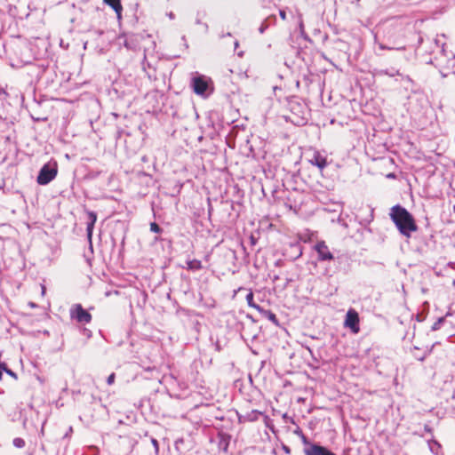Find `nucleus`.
<instances>
[{"instance_id":"7c9ffc66","label":"nucleus","mask_w":455,"mask_h":455,"mask_svg":"<svg viewBox=\"0 0 455 455\" xmlns=\"http://www.w3.org/2000/svg\"><path fill=\"white\" fill-rule=\"evenodd\" d=\"M403 81H405L408 84H411L412 85L413 84V80L409 76H403L402 74V76H400Z\"/></svg>"},{"instance_id":"13d9d810","label":"nucleus","mask_w":455,"mask_h":455,"mask_svg":"<svg viewBox=\"0 0 455 455\" xmlns=\"http://www.w3.org/2000/svg\"><path fill=\"white\" fill-rule=\"evenodd\" d=\"M3 379V372L0 371V380Z\"/></svg>"},{"instance_id":"c756f323","label":"nucleus","mask_w":455,"mask_h":455,"mask_svg":"<svg viewBox=\"0 0 455 455\" xmlns=\"http://www.w3.org/2000/svg\"><path fill=\"white\" fill-rule=\"evenodd\" d=\"M115 379H116V375H115V373H111V374L107 378V383H108V385H112V384L115 382Z\"/></svg>"},{"instance_id":"20e7f679","label":"nucleus","mask_w":455,"mask_h":455,"mask_svg":"<svg viewBox=\"0 0 455 455\" xmlns=\"http://www.w3.org/2000/svg\"><path fill=\"white\" fill-rule=\"evenodd\" d=\"M344 326L354 334H357L360 331V317L355 309L349 308L347 310L344 320Z\"/></svg>"},{"instance_id":"72a5a7b5","label":"nucleus","mask_w":455,"mask_h":455,"mask_svg":"<svg viewBox=\"0 0 455 455\" xmlns=\"http://www.w3.org/2000/svg\"><path fill=\"white\" fill-rule=\"evenodd\" d=\"M5 373L8 374L9 376L14 378V379L18 378L17 374L12 370H11L10 368L7 369Z\"/></svg>"},{"instance_id":"864d4df0","label":"nucleus","mask_w":455,"mask_h":455,"mask_svg":"<svg viewBox=\"0 0 455 455\" xmlns=\"http://www.w3.org/2000/svg\"><path fill=\"white\" fill-rule=\"evenodd\" d=\"M278 279H279V276H278V275H275V276H274V278H273V280H274V281H276V280H278Z\"/></svg>"},{"instance_id":"49530a36","label":"nucleus","mask_w":455,"mask_h":455,"mask_svg":"<svg viewBox=\"0 0 455 455\" xmlns=\"http://www.w3.org/2000/svg\"><path fill=\"white\" fill-rule=\"evenodd\" d=\"M295 433L300 436V435H301V433H303V432H302V430H301L300 428H298V429L295 431Z\"/></svg>"},{"instance_id":"5fc2aeb1","label":"nucleus","mask_w":455,"mask_h":455,"mask_svg":"<svg viewBox=\"0 0 455 455\" xmlns=\"http://www.w3.org/2000/svg\"><path fill=\"white\" fill-rule=\"evenodd\" d=\"M146 370L147 371H152V370H155V367H152V368L151 367H148Z\"/></svg>"},{"instance_id":"5701e85b","label":"nucleus","mask_w":455,"mask_h":455,"mask_svg":"<svg viewBox=\"0 0 455 455\" xmlns=\"http://www.w3.org/2000/svg\"><path fill=\"white\" fill-rule=\"evenodd\" d=\"M445 318L444 317H439L432 325L431 331H435L441 328V325L444 323Z\"/></svg>"},{"instance_id":"c85d7f7f","label":"nucleus","mask_w":455,"mask_h":455,"mask_svg":"<svg viewBox=\"0 0 455 455\" xmlns=\"http://www.w3.org/2000/svg\"><path fill=\"white\" fill-rule=\"evenodd\" d=\"M82 333L83 335H84L86 338L90 339L92 337V331L87 329V328H83L82 329Z\"/></svg>"},{"instance_id":"6e6552de","label":"nucleus","mask_w":455,"mask_h":455,"mask_svg":"<svg viewBox=\"0 0 455 455\" xmlns=\"http://www.w3.org/2000/svg\"><path fill=\"white\" fill-rule=\"evenodd\" d=\"M87 216H88V221L86 224V236L87 240L89 242V247L91 251H92V234L95 223L97 221L98 216L97 213L93 211H86Z\"/></svg>"},{"instance_id":"f3484780","label":"nucleus","mask_w":455,"mask_h":455,"mask_svg":"<svg viewBox=\"0 0 455 455\" xmlns=\"http://www.w3.org/2000/svg\"><path fill=\"white\" fill-rule=\"evenodd\" d=\"M374 74L376 76H390V77H394L395 76H402L400 71L398 69H395V68H385V69H375Z\"/></svg>"},{"instance_id":"a211bd4d","label":"nucleus","mask_w":455,"mask_h":455,"mask_svg":"<svg viewBox=\"0 0 455 455\" xmlns=\"http://www.w3.org/2000/svg\"><path fill=\"white\" fill-rule=\"evenodd\" d=\"M187 268L191 271H196L203 268L202 262L196 259L187 260Z\"/></svg>"},{"instance_id":"f704fd0d","label":"nucleus","mask_w":455,"mask_h":455,"mask_svg":"<svg viewBox=\"0 0 455 455\" xmlns=\"http://www.w3.org/2000/svg\"><path fill=\"white\" fill-rule=\"evenodd\" d=\"M338 221L344 228H347L348 227L347 223L345 221V220L341 216L338 219Z\"/></svg>"},{"instance_id":"1a4fd4ad","label":"nucleus","mask_w":455,"mask_h":455,"mask_svg":"<svg viewBox=\"0 0 455 455\" xmlns=\"http://www.w3.org/2000/svg\"><path fill=\"white\" fill-rule=\"evenodd\" d=\"M304 455H337L329 447L320 443L313 444L308 449H303Z\"/></svg>"},{"instance_id":"4d7b16f0","label":"nucleus","mask_w":455,"mask_h":455,"mask_svg":"<svg viewBox=\"0 0 455 455\" xmlns=\"http://www.w3.org/2000/svg\"><path fill=\"white\" fill-rule=\"evenodd\" d=\"M44 291H45V287L42 286V292L44 293Z\"/></svg>"},{"instance_id":"58836bf2","label":"nucleus","mask_w":455,"mask_h":455,"mask_svg":"<svg viewBox=\"0 0 455 455\" xmlns=\"http://www.w3.org/2000/svg\"><path fill=\"white\" fill-rule=\"evenodd\" d=\"M167 16H168V18L170 20H174L175 19V14L172 12H168Z\"/></svg>"},{"instance_id":"3c124183","label":"nucleus","mask_w":455,"mask_h":455,"mask_svg":"<svg viewBox=\"0 0 455 455\" xmlns=\"http://www.w3.org/2000/svg\"><path fill=\"white\" fill-rule=\"evenodd\" d=\"M417 320L419 321V322L422 321V318H421L420 315H417Z\"/></svg>"},{"instance_id":"c9c22d12","label":"nucleus","mask_w":455,"mask_h":455,"mask_svg":"<svg viewBox=\"0 0 455 455\" xmlns=\"http://www.w3.org/2000/svg\"><path fill=\"white\" fill-rule=\"evenodd\" d=\"M283 451L286 453V454H291V450L289 446L285 445V444H283V447H282Z\"/></svg>"},{"instance_id":"423d86ee","label":"nucleus","mask_w":455,"mask_h":455,"mask_svg":"<svg viewBox=\"0 0 455 455\" xmlns=\"http://www.w3.org/2000/svg\"><path fill=\"white\" fill-rule=\"evenodd\" d=\"M313 248L317 253V259L320 262L331 261L334 259L333 253L330 251L324 241H317Z\"/></svg>"},{"instance_id":"f257e3e1","label":"nucleus","mask_w":455,"mask_h":455,"mask_svg":"<svg viewBox=\"0 0 455 455\" xmlns=\"http://www.w3.org/2000/svg\"><path fill=\"white\" fill-rule=\"evenodd\" d=\"M389 217L399 233L405 237H411V234L418 230V225L413 215L401 204L391 207Z\"/></svg>"},{"instance_id":"bf43d9fd","label":"nucleus","mask_w":455,"mask_h":455,"mask_svg":"<svg viewBox=\"0 0 455 455\" xmlns=\"http://www.w3.org/2000/svg\"><path fill=\"white\" fill-rule=\"evenodd\" d=\"M30 306H31L32 307H36V304H35V303H30Z\"/></svg>"},{"instance_id":"680f3d73","label":"nucleus","mask_w":455,"mask_h":455,"mask_svg":"<svg viewBox=\"0 0 455 455\" xmlns=\"http://www.w3.org/2000/svg\"><path fill=\"white\" fill-rule=\"evenodd\" d=\"M182 40L186 41V36H182Z\"/></svg>"},{"instance_id":"37998d69","label":"nucleus","mask_w":455,"mask_h":455,"mask_svg":"<svg viewBox=\"0 0 455 455\" xmlns=\"http://www.w3.org/2000/svg\"><path fill=\"white\" fill-rule=\"evenodd\" d=\"M164 239L162 238L161 236H155L154 238V242L156 243V242H160V241H164Z\"/></svg>"},{"instance_id":"2f4dec72","label":"nucleus","mask_w":455,"mask_h":455,"mask_svg":"<svg viewBox=\"0 0 455 455\" xmlns=\"http://www.w3.org/2000/svg\"><path fill=\"white\" fill-rule=\"evenodd\" d=\"M8 368H9V367H8V365H7V363H4V362H0V371H1V372H3V373H4V372H6V371H7V369H8Z\"/></svg>"},{"instance_id":"4468645a","label":"nucleus","mask_w":455,"mask_h":455,"mask_svg":"<svg viewBox=\"0 0 455 455\" xmlns=\"http://www.w3.org/2000/svg\"><path fill=\"white\" fill-rule=\"evenodd\" d=\"M103 2L111 7L115 12L116 13L117 19L121 20L122 18V12H123V6L121 0H103Z\"/></svg>"},{"instance_id":"6ab92c4d","label":"nucleus","mask_w":455,"mask_h":455,"mask_svg":"<svg viewBox=\"0 0 455 455\" xmlns=\"http://www.w3.org/2000/svg\"><path fill=\"white\" fill-rule=\"evenodd\" d=\"M220 437V440L219 445L223 449V451H227L229 445L230 435L228 434H221Z\"/></svg>"},{"instance_id":"2eb2a0df","label":"nucleus","mask_w":455,"mask_h":455,"mask_svg":"<svg viewBox=\"0 0 455 455\" xmlns=\"http://www.w3.org/2000/svg\"><path fill=\"white\" fill-rule=\"evenodd\" d=\"M259 313L261 315L262 317L269 320L271 323H273L275 326H279L280 323L278 318L276 317L275 314L273 313L269 309H265L264 307H261L259 310Z\"/></svg>"},{"instance_id":"a19ab883","label":"nucleus","mask_w":455,"mask_h":455,"mask_svg":"<svg viewBox=\"0 0 455 455\" xmlns=\"http://www.w3.org/2000/svg\"><path fill=\"white\" fill-rule=\"evenodd\" d=\"M250 240L252 245H254L257 242L256 238L253 235H251Z\"/></svg>"},{"instance_id":"09e8293b","label":"nucleus","mask_w":455,"mask_h":455,"mask_svg":"<svg viewBox=\"0 0 455 455\" xmlns=\"http://www.w3.org/2000/svg\"><path fill=\"white\" fill-rule=\"evenodd\" d=\"M215 347H216V350H217V351H220V346L219 342H217V343L215 344Z\"/></svg>"},{"instance_id":"7ed1b4c3","label":"nucleus","mask_w":455,"mask_h":455,"mask_svg":"<svg viewBox=\"0 0 455 455\" xmlns=\"http://www.w3.org/2000/svg\"><path fill=\"white\" fill-rule=\"evenodd\" d=\"M58 174V164L56 161L52 160L44 164L38 172L36 177L37 184L41 186L48 185L55 179Z\"/></svg>"},{"instance_id":"dca6fc26","label":"nucleus","mask_w":455,"mask_h":455,"mask_svg":"<svg viewBox=\"0 0 455 455\" xmlns=\"http://www.w3.org/2000/svg\"><path fill=\"white\" fill-rule=\"evenodd\" d=\"M276 22V17L275 15H270L267 17L260 24L259 28V32L260 34H263L268 28L271 26H274Z\"/></svg>"},{"instance_id":"052dcab7","label":"nucleus","mask_w":455,"mask_h":455,"mask_svg":"<svg viewBox=\"0 0 455 455\" xmlns=\"http://www.w3.org/2000/svg\"><path fill=\"white\" fill-rule=\"evenodd\" d=\"M243 52H239L238 56H243Z\"/></svg>"},{"instance_id":"393cba45","label":"nucleus","mask_w":455,"mask_h":455,"mask_svg":"<svg viewBox=\"0 0 455 455\" xmlns=\"http://www.w3.org/2000/svg\"><path fill=\"white\" fill-rule=\"evenodd\" d=\"M9 98V93L6 92V90L0 86V102L4 104V102H6Z\"/></svg>"},{"instance_id":"4be33fe9","label":"nucleus","mask_w":455,"mask_h":455,"mask_svg":"<svg viewBox=\"0 0 455 455\" xmlns=\"http://www.w3.org/2000/svg\"><path fill=\"white\" fill-rule=\"evenodd\" d=\"M300 438H301L303 444L305 445L304 449L309 450V447L311 445L318 443L311 442L303 433H301Z\"/></svg>"},{"instance_id":"9b49d317","label":"nucleus","mask_w":455,"mask_h":455,"mask_svg":"<svg viewBox=\"0 0 455 455\" xmlns=\"http://www.w3.org/2000/svg\"><path fill=\"white\" fill-rule=\"evenodd\" d=\"M141 38L140 35L137 34H125L124 45L128 50L136 51L139 48V39Z\"/></svg>"},{"instance_id":"a18cd8bd","label":"nucleus","mask_w":455,"mask_h":455,"mask_svg":"<svg viewBox=\"0 0 455 455\" xmlns=\"http://www.w3.org/2000/svg\"><path fill=\"white\" fill-rule=\"evenodd\" d=\"M224 36H231V33L228 32L227 34H222L220 36V38H222Z\"/></svg>"},{"instance_id":"e2e57ef3","label":"nucleus","mask_w":455,"mask_h":455,"mask_svg":"<svg viewBox=\"0 0 455 455\" xmlns=\"http://www.w3.org/2000/svg\"><path fill=\"white\" fill-rule=\"evenodd\" d=\"M435 44L438 45L439 44V41L437 39H435Z\"/></svg>"},{"instance_id":"e433bc0d","label":"nucleus","mask_w":455,"mask_h":455,"mask_svg":"<svg viewBox=\"0 0 455 455\" xmlns=\"http://www.w3.org/2000/svg\"><path fill=\"white\" fill-rule=\"evenodd\" d=\"M424 431L427 432V433H429V434L433 433V429H432V427L429 425H425L424 426Z\"/></svg>"},{"instance_id":"79ce46f5","label":"nucleus","mask_w":455,"mask_h":455,"mask_svg":"<svg viewBox=\"0 0 455 455\" xmlns=\"http://www.w3.org/2000/svg\"><path fill=\"white\" fill-rule=\"evenodd\" d=\"M202 26L204 27L205 32H208L209 30V25L205 22H203Z\"/></svg>"},{"instance_id":"aec40b11","label":"nucleus","mask_w":455,"mask_h":455,"mask_svg":"<svg viewBox=\"0 0 455 455\" xmlns=\"http://www.w3.org/2000/svg\"><path fill=\"white\" fill-rule=\"evenodd\" d=\"M245 299H246V301H247V304L249 307H253V308L257 309L258 311L262 307L261 306H259V304H256L254 302V295L251 291L247 293Z\"/></svg>"},{"instance_id":"603ef678","label":"nucleus","mask_w":455,"mask_h":455,"mask_svg":"<svg viewBox=\"0 0 455 455\" xmlns=\"http://www.w3.org/2000/svg\"><path fill=\"white\" fill-rule=\"evenodd\" d=\"M6 117H4L3 115L0 113V120H5Z\"/></svg>"},{"instance_id":"8fccbe9b","label":"nucleus","mask_w":455,"mask_h":455,"mask_svg":"<svg viewBox=\"0 0 455 455\" xmlns=\"http://www.w3.org/2000/svg\"><path fill=\"white\" fill-rule=\"evenodd\" d=\"M235 49H236L239 46V42L237 40L234 43Z\"/></svg>"},{"instance_id":"b1692460","label":"nucleus","mask_w":455,"mask_h":455,"mask_svg":"<svg viewBox=\"0 0 455 455\" xmlns=\"http://www.w3.org/2000/svg\"><path fill=\"white\" fill-rule=\"evenodd\" d=\"M12 444L16 448L21 449V448L25 447L26 443H25L24 439H22L20 437H16L12 440Z\"/></svg>"},{"instance_id":"cd10ccee","label":"nucleus","mask_w":455,"mask_h":455,"mask_svg":"<svg viewBox=\"0 0 455 455\" xmlns=\"http://www.w3.org/2000/svg\"><path fill=\"white\" fill-rule=\"evenodd\" d=\"M205 12H197L196 13V24L197 25H202L203 24V21L201 20L202 17H204L205 16Z\"/></svg>"},{"instance_id":"ddd939ff","label":"nucleus","mask_w":455,"mask_h":455,"mask_svg":"<svg viewBox=\"0 0 455 455\" xmlns=\"http://www.w3.org/2000/svg\"><path fill=\"white\" fill-rule=\"evenodd\" d=\"M262 412L258 410H251L244 415L238 416L239 422H254L257 421Z\"/></svg>"},{"instance_id":"bb28decb","label":"nucleus","mask_w":455,"mask_h":455,"mask_svg":"<svg viewBox=\"0 0 455 455\" xmlns=\"http://www.w3.org/2000/svg\"><path fill=\"white\" fill-rule=\"evenodd\" d=\"M150 442H151L152 445L154 446L155 454L158 455V453H159V443H158V441L155 437L151 436L150 437Z\"/></svg>"},{"instance_id":"0eeeda50","label":"nucleus","mask_w":455,"mask_h":455,"mask_svg":"<svg viewBox=\"0 0 455 455\" xmlns=\"http://www.w3.org/2000/svg\"><path fill=\"white\" fill-rule=\"evenodd\" d=\"M307 161L310 164L317 167L320 171H323L329 164L326 154L319 150H314L308 156Z\"/></svg>"},{"instance_id":"c03bdc74","label":"nucleus","mask_w":455,"mask_h":455,"mask_svg":"<svg viewBox=\"0 0 455 455\" xmlns=\"http://www.w3.org/2000/svg\"><path fill=\"white\" fill-rule=\"evenodd\" d=\"M212 212V207L211 204L209 203V208H208V214H209V216H211Z\"/></svg>"},{"instance_id":"4c0bfd02","label":"nucleus","mask_w":455,"mask_h":455,"mask_svg":"<svg viewBox=\"0 0 455 455\" xmlns=\"http://www.w3.org/2000/svg\"><path fill=\"white\" fill-rule=\"evenodd\" d=\"M279 15L282 18V20H286V12L283 10L279 11Z\"/></svg>"},{"instance_id":"9d476101","label":"nucleus","mask_w":455,"mask_h":455,"mask_svg":"<svg viewBox=\"0 0 455 455\" xmlns=\"http://www.w3.org/2000/svg\"><path fill=\"white\" fill-rule=\"evenodd\" d=\"M376 43H377L379 50L402 52L406 49L405 44H401L398 41H390L388 39L387 42H376Z\"/></svg>"},{"instance_id":"ea45409f","label":"nucleus","mask_w":455,"mask_h":455,"mask_svg":"<svg viewBox=\"0 0 455 455\" xmlns=\"http://www.w3.org/2000/svg\"><path fill=\"white\" fill-rule=\"evenodd\" d=\"M426 356H427V354H426V353H425L423 355H421V356L415 355V357H416L418 360H419V361H424V360H425V358H426Z\"/></svg>"},{"instance_id":"39448f33","label":"nucleus","mask_w":455,"mask_h":455,"mask_svg":"<svg viewBox=\"0 0 455 455\" xmlns=\"http://www.w3.org/2000/svg\"><path fill=\"white\" fill-rule=\"evenodd\" d=\"M69 313L71 319L81 323H89L92 318V315L78 303L71 307Z\"/></svg>"},{"instance_id":"f03ea898","label":"nucleus","mask_w":455,"mask_h":455,"mask_svg":"<svg viewBox=\"0 0 455 455\" xmlns=\"http://www.w3.org/2000/svg\"><path fill=\"white\" fill-rule=\"evenodd\" d=\"M190 86L196 95L203 98H207L213 92V83L212 79L197 72L191 77Z\"/></svg>"},{"instance_id":"473e14b6","label":"nucleus","mask_w":455,"mask_h":455,"mask_svg":"<svg viewBox=\"0 0 455 455\" xmlns=\"http://www.w3.org/2000/svg\"><path fill=\"white\" fill-rule=\"evenodd\" d=\"M292 247L295 248L296 250H298V255L296 258H299L302 255V249H301L300 245L294 244V245H292Z\"/></svg>"},{"instance_id":"a878e982","label":"nucleus","mask_w":455,"mask_h":455,"mask_svg":"<svg viewBox=\"0 0 455 455\" xmlns=\"http://www.w3.org/2000/svg\"><path fill=\"white\" fill-rule=\"evenodd\" d=\"M150 231L156 234H161L163 232V228L156 222H151Z\"/></svg>"},{"instance_id":"de8ad7c7","label":"nucleus","mask_w":455,"mask_h":455,"mask_svg":"<svg viewBox=\"0 0 455 455\" xmlns=\"http://www.w3.org/2000/svg\"><path fill=\"white\" fill-rule=\"evenodd\" d=\"M440 74H441V76H442V77H443V78H444V77H446V76H448V75H447V73H444V72H443V71H442V70L440 71Z\"/></svg>"},{"instance_id":"6e6d98bb","label":"nucleus","mask_w":455,"mask_h":455,"mask_svg":"<svg viewBox=\"0 0 455 455\" xmlns=\"http://www.w3.org/2000/svg\"><path fill=\"white\" fill-rule=\"evenodd\" d=\"M247 317H248V318H250V319H251L252 321H254V319L252 318V316H251V315H247Z\"/></svg>"},{"instance_id":"412c9836","label":"nucleus","mask_w":455,"mask_h":455,"mask_svg":"<svg viewBox=\"0 0 455 455\" xmlns=\"http://www.w3.org/2000/svg\"><path fill=\"white\" fill-rule=\"evenodd\" d=\"M428 446H429V450L434 454H438L439 450H441V444L439 443L438 441L434 440V439L428 441Z\"/></svg>"},{"instance_id":"f8f14e48","label":"nucleus","mask_w":455,"mask_h":455,"mask_svg":"<svg viewBox=\"0 0 455 455\" xmlns=\"http://www.w3.org/2000/svg\"><path fill=\"white\" fill-rule=\"evenodd\" d=\"M367 211H368V215L365 218L361 219L359 221V224L362 227V232H361L362 236H363L365 233H369V234L371 233V229L370 228H368V225L373 220V218H374L373 209L371 207H368Z\"/></svg>"}]
</instances>
